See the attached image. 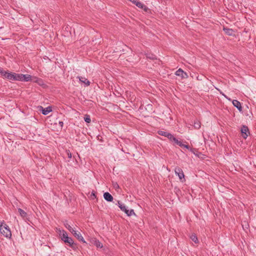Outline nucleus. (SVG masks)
Here are the masks:
<instances>
[{"instance_id":"9","label":"nucleus","mask_w":256,"mask_h":256,"mask_svg":"<svg viewBox=\"0 0 256 256\" xmlns=\"http://www.w3.org/2000/svg\"><path fill=\"white\" fill-rule=\"evenodd\" d=\"M176 74L178 76H180L182 78H188L187 74L184 72L181 68H179L176 72Z\"/></svg>"},{"instance_id":"27","label":"nucleus","mask_w":256,"mask_h":256,"mask_svg":"<svg viewBox=\"0 0 256 256\" xmlns=\"http://www.w3.org/2000/svg\"><path fill=\"white\" fill-rule=\"evenodd\" d=\"M90 198L92 199V200H94V198H96V192L94 191H92V194H90Z\"/></svg>"},{"instance_id":"17","label":"nucleus","mask_w":256,"mask_h":256,"mask_svg":"<svg viewBox=\"0 0 256 256\" xmlns=\"http://www.w3.org/2000/svg\"><path fill=\"white\" fill-rule=\"evenodd\" d=\"M80 80L82 82L85 84L86 86L90 84V82L86 78L82 77L79 78Z\"/></svg>"},{"instance_id":"24","label":"nucleus","mask_w":256,"mask_h":256,"mask_svg":"<svg viewBox=\"0 0 256 256\" xmlns=\"http://www.w3.org/2000/svg\"><path fill=\"white\" fill-rule=\"evenodd\" d=\"M84 121L87 123H90L91 122L90 116L88 114H86L84 118Z\"/></svg>"},{"instance_id":"10","label":"nucleus","mask_w":256,"mask_h":256,"mask_svg":"<svg viewBox=\"0 0 256 256\" xmlns=\"http://www.w3.org/2000/svg\"><path fill=\"white\" fill-rule=\"evenodd\" d=\"M136 5L138 8L142 9L146 12H148L150 11V9L146 6H145L144 4L142 3L141 2H140L139 1H138V2H136Z\"/></svg>"},{"instance_id":"3","label":"nucleus","mask_w":256,"mask_h":256,"mask_svg":"<svg viewBox=\"0 0 256 256\" xmlns=\"http://www.w3.org/2000/svg\"><path fill=\"white\" fill-rule=\"evenodd\" d=\"M118 206L128 216H131L133 214L135 215L134 212V210H127L126 206L123 204L122 202L120 201H118Z\"/></svg>"},{"instance_id":"23","label":"nucleus","mask_w":256,"mask_h":256,"mask_svg":"<svg viewBox=\"0 0 256 256\" xmlns=\"http://www.w3.org/2000/svg\"><path fill=\"white\" fill-rule=\"evenodd\" d=\"M166 138H168L170 141L174 142V140L176 138L173 135L171 134L168 133Z\"/></svg>"},{"instance_id":"18","label":"nucleus","mask_w":256,"mask_h":256,"mask_svg":"<svg viewBox=\"0 0 256 256\" xmlns=\"http://www.w3.org/2000/svg\"><path fill=\"white\" fill-rule=\"evenodd\" d=\"M65 227L72 234L74 232V230L72 226L68 223L64 224Z\"/></svg>"},{"instance_id":"8","label":"nucleus","mask_w":256,"mask_h":256,"mask_svg":"<svg viewBox=\"0 0 256 256\" xmlns=\"http://www.w3.org/2000/svg\"><path fill=\"white\" fill-rule=\"evenodd\" d=\"M38 110L41 111L44 115H47L49 112H52V109L51 106L44 108L42 106H38Z\"/></svg>"},{"instance_id":"14","label":"nucleus","mask_w":256,"mask_h":256,"mask_svg":"<svg viewBox=\"0 0 256 256\" xmlns=\"http://www.w3.org/2000/svg\"><path fill=\"white\" fill-rule=\"evenodd\" d=\"M223 30L225 33L228 36H232L234 34V31L231 28H224Z\"/></svg>"},{"instance_id":"28","label":"nucleus","mask_w":256,"mask_h":256,"mask_svg":"<svg viewBox=\"0 0 256 256\" xmlns=\"http://www.w3.org/2000/svg\"><path fill=\"white\" fill-rule=\"evenodd\" d=\"M5 70H4L2 68H0V74L2 77L4 76V72Z\"/></svg>"},{"instance_id":"29","label":"nucleus","mask_w":256,"mask_h":256,"mask_svg":"<svg viewBox=\"0 0 256 256\" xmlns=\"http://www.w3.org/2000/svg\"><path fill=\"white\" fill-rule=\"evenodd\" d=\"M67 154H68V157L69 158H72V154L70 152L69 150L68 152H67Z\"/></svg>"},{"instance_id":"26","label":"nucleus","mask_w":256,"mask_h":256,"mask_svg":"<svg viewBox=\"0 0 256 256\" xmlns=\"http://www.w3.org/2000/svg\"><path fill=\"white\" fill-rule=\"evenodd\" d=\"M194 126L196 129H199L200 128V122H194Z\"/></svg>"},{"instance_id":"31","label":"nucleus","mask_w":256,"mask_h":256,"mask_svg":"<svg viewBox=\"0 0 256 256\" xmlns=\"http://www.w3.org/2000/svg\"><path fill=\"white\" fill-rule=\"evenodd\" d=\"M59 124L61 127H62L63 126L64 122L62 121H60L59 122Z\"/></svg>"},{"instance_id":"30","label":"nucleus","mask_w":256,"mask_h":256,"mask_svg":"<svg viewBox=\"0 0 256 256\" xmlns=\"http://www.w3.org/2000/svg\"><path fill=\"white\" fill-rule=\"evenodd\" d=\"M183 147L186 148L187 149H190V146H189L188 145L183 144Z\"/></svg>"},{"instance_id":"20","label":"nucleus","mask_w":256,"mask_h":256,"mask_svg":"<svg viewBox=\"0 0 256 256\" xmlns=\"http://www.w3.org/2000/svg\"><path fill=\"white\" fill-rule=\"evenodd\" d=\"M168 133L169 132H168L161 130H160L158 132V134L162 136H164L165 137H166V136H168Z\"/></svg>"},{"instance_id":"22","label":"nucleus","mask_w":256,"mask_h":256,"mask_svg":"<svg viewBox=\"0 0 256 256\" xmlns=\"http://www.w3.org/2000/svg\"><path fill=\"white\" fill-rule=\"evenodd\" d=\"M190 238L196 244L198 243V239L196 234H192V236H190Z\"/></svg>"},{"instance_id":"25","label":"nucleus","mask_w":256,"mask_h":256,"mask_svg":"<svg viewBox=\"0 0 256 256\" xmlns=\"http://www.w3.org/2000/svg\"><path fill=\"white\" fill-rule=\"evenodd\" d=\"M174 142L175 144L179 146L180 147H183V144L182 142L178 140V139L176 138L174 140Z\"/></svg>"},{"instance_id":"1","label":"nucleus","mask_w":256,"mask_h":256,"mask_svg":"<svg viewBox=\"0 0 256 256\" xmlns=\"http://www.w3.org/2000/svg\"><path fill=\"white\" fill-rule=\"evenodd\" d=\"M60 236L61 238V240L65 243L66 244L70 246L74 250L77 248V244L74 242L72 238L68 236L66 231L64 230H63L62 232L60 231Z\"/></svg>"},{"instance_id":"13","label":"nucleus","mask_w":256,"mask_h":256,"mask_svg":"<svg viewBox=\"0 0 256 256\" xmlns=\"http://www.w3.org/2000/svg\"><path fill=\"white\" fill-rule=\"evenodd\" d=\"M233 105L236 107L240 112L242 111V106L240 102L238 100H232Z\"/></svg>"},{"instance_id":"11","label":"nucleus","mask_w":256,"mask_h":256,"mask_svg":"<svg viewBox=\"0 0 256 256\" xmlns=\"http://www.w3.org/2000/svg\"><path fill=\"white\" fill-rule=\"evenodd\" d=\"M72 234L80 241L82 242L83 243H86V241L84 240V238L80 232H77L76 231L74 230Z\"/></svg>"},{"instance_id":"19","label":"nucleus","mask_w":256,"mask_h":256,"mask_svg":"<svg viewBox=\"0 0 256 256\" xmlns=\"http://www.w3.org/2000/svg\"><path fill=\"white\" fill-rule=\"evenodd\" d=\"M146 56L148 58H149L150 60H155L156 59V56L152 54H146Z\"/></svg>"},{"instance_id":"5","label":"nucleus","mask_w":256,"mask_h":256,"mask_svg":"<svg viewBox=\"0 0 256 256\" xmlns=\"http://www.w3.org/2000/svg\"><path fill=\"white\" fill-rule=\"evenodd\" d=\"M16 80L22 82H29L31 80V76L30 74H17Z\"/></svg>"},{"instance_id":"7","label":"nucleus","mask_w":256,"mask_h":256,"mask_svg":"<svg viewBox=\"0 0 256 256\" xmlns=\"http://www.w3.org/2000/svg\"><path fill=\"white\" fill-rule=\"evenodd\" d=\"M174 172L178 176L180 180L183 182L182 180L184 179V175L182 170L180 167L177 166L174 169Z\"/></svg>"},{"instance_id":"33","label":"nucleus","mask_w":256,"mask_h":256,"mask_svg":"<svg viewBox=\"0 0 256 256\" xmlns=\"http://www.w3.org/2000/svg\"><path fill=\"white\" fill-rule=\"evenodd\" d=\"M122 150L124 152H125V151H126V150H124L123 149H122Z\"/></svg>"},{"instance_id":"34","label":"nucleus","mask_w":256,"mask_h":256,"mask_svg":"<svg viewBox=\"0 0 256 256\" xmlns=\"http://www.w3.org/2000/svg\"><path fill=\"white\" fill-rule=\"evenodd\" d=\"M122 150L124 152H125V151H126V150H124L123 149H122Z\"/></svg>"},{"instance_id":"16","label":"nucleus","mask_w":256,"mask_h":256,"mask_svg":"<svg viewBox=\"0 0 256 256\" xmlns=\"http://www.w3.org/2000/svg\"><path fill=\"white\" fill-rule=\"evenodd\" d=\"M190 151L198 157H200V156L202 154L200 152H198L196 148H190Z\"/></svg>"},{"instance_id":"12","label":"nucleus","mask_w":256,"mask_h":256,"mask_svg":"<svg viewBox=\"0 0 256 256\" xmlns=\"http://www.w3.org/2000/svg\"><path fill=\"white\" fill-rule=\"evenodd\" d=\"M104 198L108 202H111L114 200L112 196L108 192L104 194Z\"/></svg>"},{"instance_id":"2","label":"nucleus","mask_w":256,"mask_h":256,"mask_svg":"<svg viewBox=\"0 0 256 256\" xmlns=\"http://www.w3.org/2000/svg\"><path fill=\"white\" fill-rule=\"evenodd\" d=\"M0 232L4 236L9 238H11V230H10L8 226L6 224H4V225L3 226L2 223H0Z\"/></svg>"},{"instance_id":"21","label":"nucleus","mask_w":256,"mask_h":256,"mask_svg":"<svg viewBox=\"0 0 256 256\" xmlns=\"http://www.w3.org/2000/svg\"><path fill=\"white\" fill-rule=\"evenodd\" d=\"M94 244L98 248H102V244L98 240H94Z\"/></svg>"},{"instance_id":"15","label":"nucleus","mask_w":256,"mask_h":256,"mask_svg":"<svg viewBox=\"0 0 256 256\" xmlns=\"http://www.w3.org/2000/svg\"><path fill=\"white\" fill-rule=\"evenodd\" d=\"M18 212L20 215V216L24 218H27V214L22 208H18Z\"/></svg>"},{"instance_id":"4","label":"nucleus","mask_w":256,"mask_h":256,"mask_svg":"<svg viewBox=\"0 0 256 256\" xmlns=\"http://www.w3.org/2000/svg\"><path fill=\"white\" fill-rule=\"evenodd\" d=\"M17 74L15 72H9L8 70L5 71L2 77L10 80L16 81Z\"/></svg>"},{"instance_id":"32","label":"nucleus","mask_w":256,"mask_h":256,"mask_svg":"<svg viewBox=\"0 0 256 256\" xmlns=\"http://www.w3.org/2000/svg\"><path fill=\"white\" fill-rule=\"evenodd\" d=\"M114 187L116 188H119V186L117 184H115V186H114Z\"/></svg>"},{"instance_id":"6","label":"nucleus","mask_w":256,"mask_h":256,"mask_svg":"<svg viewBox=\"0 0 256 256\" xmlns=\"http://www.w3.org/2000/svg\"><path fill=\"white\" fill-rule=\"evenodd\" d=\"M240 132L242 138L244 139H246L248 136L250 134L249 129L246 126L243 125L242 126Z\"/></svg>"}]
</instances>
